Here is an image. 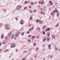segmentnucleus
I'll return each mask as SVG.
<instances>
[{
	"label": "nucleus",
	"instance_id": "obj_1",
	"mask_svg": "<svg viewBox=\"0 0 60 60\" xmlns=\"http://www.w3.org/2000/svg\"><path fill=\"white\" fill-rule=\"evenodd\" d=\"M5 27L6 30H8L9 29V28H8V24H7L5 26Z\"/></svg>",
	"mask_w": 60,
	"mask_h": 60
},
{
	"label": "nucleus",
	"instance_id": "obj_2",
	"mask_svg": "<svg viewBox=\"0 0 60 60\" xmlns=\"http://www.w3.org/2000/svg\"><path fill=\"white\" fill-rule=\"evenodd\" d=\"M21 8V7L20 6H18L17 7L16 9L17 10H20Z\"/></svg>",
	"mask_w": 60,
	"mask_h": 60
},
{
	"label": "nucleus",
	"instance_id": "obj_3",
	"mask_svg": "<svg viewBox=\"0 0 60 60\" xmlns=\"http://www.w3.org/2000/svg\"><path fill=\"white\" fill-rule=\"evenodd\" d=\"M16 46L14 44H12L11 45V48H14Z\"/></svg>",
	"mask_w": 60,
	"mask_h": 60
},
{
	"label": "nucleus",
	"instance_id": "obj_4",
	"mask_svg": "<svg viewBox=\"0 0 60 60\" xmlns=\"http://www.w3.org/2000/svg\"><path fill=\"white\" fill-rule=\"evenodd\" d=\"M24 21L22 20H21L20 21V24L21 25H23L24 24Z\"/></svg>",
	"mask_w": 60,
	"mask_h": 60
},
{
	"label": "nucleus",
	"instance_id": "obj_5",
	"mask_svg": "<svg viewBox=\"0 0 60 60\" xmlns=\"http://www.w3.org/2000/svg\"><path fill=\"white\" fill-rule=\"evenodd\" d=\"M49 3L50 4V5H53V3L52 2V1L51 0H50L49 1Z\"/></svg>",
	"mask_w": 60,
	"mask_h": 60
},
{
	"label": "nucleus",
	"instance_id": "obj_6",
	"mask_svg": "<svg viewBox=\"0 0 60 60\" xmlns=\"http://www.w3.org/2000/svg\"><path fill=\"white\" fill-rule=\"evenodd\" d=\"M39 22H40L39 24H42V23L43 22V21H41L40 20H39Z\"/></svg>",
	"mask_w": 60,
	"mask_h": 60
},
{
	"label": "nucleus",
	"instance_id": "obj_7",
	"mask_svg": "<svg viewBox=\"0 0 60 60\" xmlns=\"http://www.w3.org/2000/svg\"><path fill=\"white\" fill-rule=\"evenodd\" d=\"M11 32H10V33H9L8 34V35L9 36H11Z\"/></svg>",
	"mask_w": 60,
	"mask_h": 60
},
{
	"label": "nucleus",
	"instance_id": "obj_8",
	"mask_svg": "<svg viewBox=\"0 0 60 60\" xmlns=\"http://www.w3.org/2000/svg\"><path fill=\"white\" fill-rule=\"evenodd\" d=\"M50 30V28H47L46 29V30L48 31H49Z\"/></svg>",
	"mask_w": 60,
	"mask_h": 60
},
{
	"label": "nucleus",
	"instance_id": "obj_9",
	"mask_svg": "<svg viewBox=\"0 0 60 60\" xmlns=\"http://www.w3.org/2000/svg\"><path fill=\"white\" fill-rule=\"evenodd\" d=\"M46 40V38H44L43 39V41H45Z\"/></svg>",
	"mask_w": 60,
	"mask_h": 60
},
{
	"label": "nucleus",
	"instance_id": "obj_10",
	"mask_svg": "<svg viewBox=\"0 0 60 60\" xmlns=\"http://www.w3.org/2000/svg\"><path fill=\"white\" fill-rule=\"evenodd\" d=\"M35 36H32V39H34V38H35Z\"/></svg>",
	"mask_w": 60,
	"mask_h": 60
},
{
	"label": "nucleus",
	"instance_id": "obj_11",
	"mask_svg": "<svg viewBox=\"0 0 60 60\" xmlns=\"http://www.w3.org/2000/svg\"><path fill=\"white\" fill-rule=\"evenodd\" d=\"M16 34H18H18H19V31H17L16 32Z\"/></svg>",
	"mask_w": 60,
	"mask_h": 60
},
{
	"label": "nucleus",
	"instance_id": "obj_12",
	"mask_svg": "<svg viewBox=\"0 0 60 60\" xmlns=\"http://www.w3.org/2000/svg\"><path fill=\"white\" fill-rule=\"evenodd\" d=\"M47 36H49V35H50V34L49 33H47Z\"/></svg>",
	"mask_w": 60,
	"mask_h": 60
},
{
	"label": "nucleus",
	"instance_id": "obj_13",
	"mask_svg": "<svg viewBox=\"0 0 60 60\" xmlns=\"http://www.w3.org/2000/svg\"><path fill=\"white\" fill-rule=\"evenodd\" d=\"M29 31H32V29L31 28H30L29 29Z\"/></svg>",
	"mask_w": 60,
	"mask_h": 60
},
{
	"label": "nucleus",
	"instance_id": "obj_14",
	"mask_svg": "<svg viewBox=\"0 0 60 60\" xmlns=\"http://www.w3.org/2000/svg\"><path fill=\"white\" fill-rule=\"evenodd\" d=\"M29 12H30V13H33V11H31V10H29Z\"/></svg>",
	"mask_w": 60,
	"mask_h": 60
},
{
	"label": "nucleus",
	"instance_id": "obj_15",
	"mask_svg": "<svg viewBox=\"0 0 60 60\" xmlns=\"http://www.w3.org/2000/svg\"><path fill=\"white\" fill-rule=\"evenodd\" d=\"M44 1L43 0H42V1L41 2V4H43L44 2H43Z\"/></svg>",
	"mask_w": 60,
	"mask_h": 60
},
{
	"label": "nucleus",
	"instance_id": "obj_16",
	"mask_svg": "<svg viewBox=\"0 0 60 60\" xmlns=\"http://www.w3.org/2000/svg\"><path fill=\"white\" fill-rule=\"evenodd\" d=\"M45 27H46V26H44L42 28V29H44V28Z\"/></svg>",
	"mask_w": 60,
	"mask_h": 60
},
{
	"label": "nucleus",
	"instance_id": "obj_17",
	"mask_svg": "<svg viewBox=\"0 0 60 60\" xmlns=\"http://www.w3.org/2000/svg\"><path fill=\"white\" fill-rule=\"evenodd\" d=\"M34 4V3L33 2H32L31 4V5H33Z\"/></svg>",
	"mask_w": 60,
	"mask_h": 60
},
{
	"label": "nucleus",
	"instance_id": "obj_18",
	"mask_svg": "<svg viewBox=\"0 0 60 60\" xmlns=\"http://www.w3.org/2000/svg\"><path fill=\"white\" fill-rule=\"evenodd\" d=\"M39 49V48H38V47H37L36 48V51H38V50Z\"/></svg>",
	"mask_w": 60,
	"mask_h": 60
},
{
	"label": "nucleus",
	"instance_id": "obj_19",
	"mask_svg": "<svg viewBox=\"0 0 60 60\" xmlns=\"http://www.w3.org/2000/svg\"><path fill=\"white\" fill-rule=\"evenodd\" d=\"M1 38L2 39H3V38H4V35H2L1 36Z\"/></svg>",
	"mask_w": 60,
	"mask_h": 60
},
{
	"label": "nucleus",
	"instance_id": "obj_20",
	"mask_svg": "<svg viewBox=\"0 0 60 60\" xmlns=\"http://www.w3.org/2000/svg\"><path fill=\"white\" fill-rule=\"evenodd\" d=\"M28 42H30L31 41V40H30V39H28Z\"/></svg>",
	"mask_w": 60,
	"mask_h": 60
},
{
	"label": "nucleus",
	"instance_id": "obj_21",
	"mask_svg": "<svg viewBox=\"0 0 60 60\" xmlns=\"http://www.w3.org/2000/svg\"><path fill=\"white\" fill-rule=\"evenodd\" d=\"M52 37H53V38L54 39H55V36H54V35H52Z\"/></svg>",
	"mask_w": 60,
	"mask_h": 60
},
{
	"label": "nucleus",
	"instance_id": "obj_22",
	"mask_svg": "<svg viewBox=\"0 0 60 60\" xmlns=\"http://www.w3.org/2000/svg\"><path fill=\"white\" fill-rule=\"evenodd\" d=\"M43 11H42L40 13V14H43Z\"/></svg>",
	"mask_w": 60,
	"mask_h": 60
},
{
	"label": "nucleus",
	"instance_id": "obj_23",
	"mask_svg": "<svg viewBox=\"0 0 60 60\" xmlns=\"http://www.w3.org/2000/svg\"><path fill=\"white\" fill-rule=\"evenodd\" d=\"M9 51V50L8 49H7L5 50V52H7V51Z\"/></svg>",
	"mask_w": 60,
	"mask_h": 60
},
{
	"label": "nucleus",
	"instance_id": "obj_24",
	"mask_svg": "<svg viewBox=\"0 0 60 60\" xmlns=\"http://www.w3.org/2000/svg\"><path fill=\"white\" fill-rule=\"evenodd\" d=\"M48 47H51V45L49 44L48 45Z\"/></svg>",
	"mask_w": 60,
	"mask_h": 60
},
{
	"label": "nucleus",
	"instance_id": "obj_25",
	"mask_svg": "<svg viewBox=\"0 0 60 60\" xmlns=\"http://www.w3.org/2000/svg\"><path fill=\"white\" fill-rule=\"evenodd\" d=\"M30 20H32V17H30Z\"/></svg>",
	"mask_w": 60,
	"mask_h": 60
},
{
	"label": "nucleus",
	"instance_id": "obj_26",
	"mask_svg": "<svg viewBox=\"0 0 60 60\" xmlns=\"http://www.w3.org/2000/svg\"><path fill=\"white\" fill-rule=\"evenodd\" d=\"M27 9V7H25L24 8V10H26V9Z\"/></svg>",
	"mask_w": 60,
	"mask_h": 60
},
{
	"label": "nucleus",
	"instance_id": "obj_27",
	"mask_svg": "<svg viewBox=\"0 0 60 60\" xmlns=\"http://www.w3.org/2000/svg\"><path fill=\"white\" fill-rule=\"evenodd\" d=\"M30 2V0H29L28 2H27V4H29Z\"/></svg>",
	"mask_w": 60,
	"mask_h": 60
},
{
	"label": "nucleus",
	"instance_id": "obj_28",
	"mask_svg": "<svg viewBox=\"0 0 60 60\" xmlns=\"http://www.w3.org/2000/svg\"><path fill=\"white\" fill-rule=\"evenodd\" d=\"M39 22V20H37L36 21V22Z\"/></svg>",
	"mask_w": 60,
	"mask_h": 60
},
{
	"label": "nucleus",
	"instance_id": "obj_29",
	"mask_svg": "<svg viewBox=\"0 0 60 60\" xmlns=\"http://www.w3.org/2000/svg\"><path fill=\"white\" fill-rule=\"evenodd\" d=\"M15 19L16 21H18V18L17 17H16L15 18Z\"/></svg>",
	"mask_w": 60,
	"mask_h": 60
},
{
	"label": "nucleus",
	"instance_id": "obj_30",
	"mask_svg": "<svg viewBox=\"0 0 60 60\" xmlns=\"http://www.w3.org/2000/svg\"><path fill=\"white\" fill-rule=\"evenodd\" d=\"M24 32H22L21 33V35L22 36L23 35H24Z\"/></svg>",
	"mask_w": 60,
	"mask_h": 60
},
{
	"label": "nucleus",
	"instance_id": "obj_31",
	"mask_svg": "<svg viewBox=\"0 0 60 60\" xmlns=\"http://www.w3.org/2000/svg\"><path fill=\"white\" fill-rule=\"evenodd\" d=\"M59 13L58 12V13L57 14V15L58 16H59Z\"/></svg>",
	"mask_w": 60,
	"mask_h": 60
},
{
	"label": "nucleus",
	"instance_id": "obj_32",
	"mask_svg": "<svg viewBox=\"0 0 60 60\" xmlns=\"http://www.w3.org/2000/svg\"><path fill=\"white\" fill-rule=\"evenodd\" d=\"M11 38L12 39H13V38H14V36H13V35H12Z\"/></svg>",
	"mask_w": 60,
	"mask_h": 60
},
{
	"label": "nucleus",
	"instance_id": "obj_33",
	"mask_svg": "<svg viewBox=\"0 0 60 60\" xmlns=\"http://www.w3.org/2000/svg\"><path fill=\"white\" fill-rule=\"evenodd\" d=\"M33 11L34 12H36V10H34Z\"/></svg>",
	"mask_w": 60,
	"mask_h": 60
},
{
	"label": "nucleus",
	"instance_id": "obj_34",
	"mask_svg": "<svg viewBox=\"0 0 60 60\" xmlns=\"http://www.w3.org/2000/svg\"><path fill=\"white\" fill-rule=\"evenodd\" d=\"M43 34H45V31H43Z\"/></svg>",
	"mask_w": 60,
	"mask_h": 60
},
{
	"label": "nucleus",
	"instance_id": "obj_35",
	"mask_svg": "<svg viewBox=\"0 0 60 60\" xmlns=\"http://www.w3.org/2000/svg\"><path fill=\"white\" fill-rule=\"evenodd\" d=\"M58 25H59V24H58V23H57V25L56 26V27H57V26H58Z\"/></svg>",
	"mask_w": 60,
	"mask_h": 60
},
{
	"label": "nucleus",
	"instance_id": "obj_36",
	"mask_svg": "<svg viewBox=\"0 0 60 60\" xmlns=\"http://www.w3.org/2000/svg\"><path fill=\"white\" fill-rule=\"evenodd\" d=\"M51 15H53V16H54V15L53 13H52Z\"/></svg>",
	"mask_w": 60,
	"mask_h": 60
},
{
	"label": "nucleus",
	"instance_id": "obj_37",
	"mask_svg": "<svg viewBox=\"0 0 60 60\" xmlns=\"http://www.w3.org/2000/svg\"><path fill=\"white\" fill-rule=\"evenodd\" d=\"M25 60V58H23L22 60Z\"/></svg>",
	"mask_w": 60,
	"mask_h": 60
},
{
	"label": "nucleus",
	"instance_id": "obj_38",
	"mask_svg": "<svg viewBox=\"0 0 60 60\" xmlns=\"http://www.w3.org/2000/svg\"><path fill=\"white\" fill-rule=\"evenodd\" d=\"M37 29L38 30H40V28H38Z\"/></svg>",
	"mask_w": 60,
	"mask_h": 60
},
{
	"label": "nucleus",
	"instance_id": "obj_39",
	"mask_svg": "<svg viewBox=\"0 0 60 60\" xmlns=\"http://www.w3.org/2000/svg\"><path fill=\"white\" fill-rule=\"evenodd\" d=\"M25 3L26 4H27V2H26V1H25Z\"/></svg>",
	"mask_w": 60,
	"mask_h": 60
},
{
	"label": "nucleus",
	"instance_id": "obj_40",
	"mask_svg": "<svg viewBox=\"0 0 60 60\" xmlns=\"http://www.w3.org/2000/svg\"><path fill=\"white\" fill-rule=\"evenodd\" d=\"M47 41H49V38H47Z\"/></svg>",
	"mask_w": 60,
	"mask_h": 60
},
{
	"label": "nucleus",
	"instance_id": "obj_41",
	"mask_svg": "<svg viewBox=\"0 0 60 60\" xmlns=\"http://www.w3.org/2000/svg\"><path fill=\"white\" fill-rule=\"evenodd\" d=\"M18 34H15V36H18Z\"/></svg>",
	"mask_w": 60,
	"mask_h": 60
},
{
	"label": "nucleus",
	"instance_id": "obj_42",
	"mask_svg": "<svg viewBox=\"0 0 60 60\" xmlns=\"http://www.w3.org/2000/svg\"><path fill=\"white\" fill-rule=\"evenodd\" d=\"M39 35H38L37 37V38H39Z\"/></svg>",
	"mask_w": 60,
	"mask_h": 60
},
{
	"label": "nucleus",
	"instance_id": "obj_43",
	"mask_svg": "<svg viewBox=\"0 0 60 60\" xmlns=\"http://www.w3.org/2000/svg\"><path fill=\"white\" fill-rule=\"evenodd\" d=\"M2 44H5V43H4V42H2Z\"/></svg>",
	"mask_w": 60,
	"mask_h": 60
},
{
	"label": "nucleus",
	"instance_id": "obj_44",
	"mask_svg": "<svg viewBox=\"0 0 60 60\" xmlns=\"http://www.w3.org/2000/svg\"><path fill=\"white\" fill-rule=\"evenodd\" d=\"M29 33H30V32L28 31V32H27V34H29Z\"/></svg>",
	"mask_w": 60,
	"mask_h": 60
},
{
	"label": "nucleus",
	"instance_id": "obj_45",
	"mask_svg": "<svg viewBox=\"0 0 60 60\" xmlns=\"http://www.w3.org/2000/svg\"><path fill=\"white\" fill-rule=\"evenodd\" d=\"M55 12H56V8H55V9L54 11Z\"/></svg>",
	"mask_w": 60,
	"mask_h": 60
},
{
	"label": "nucleus",
	"instance_id": "obj_46",
	"mask_svg": "<svg viewBox=\"0 0 60 60\" xmlns=\"http://www.w3.org/2000/svg\"><path fill=\"white\" fill-rule=\"evenodd\" d=\"M2 50H3V49H0V51H2Z\"/></svg>",
	"mask_w": 60,
	"mask_h": 60
},
{
	"label": "nucleus",
	"instance_id": "obj_47",
	"mask_svg": "<svg viewBox=\"0 0 60 60\" xmlns=\"http://www.w3.org/2000/svg\"><path fill=\"white\" fill-rule=\"evenodd\" d=\"M48 49H51V48L50 47H48Z\"/></svg>",
	"mask_w": 60,
	"mask_h": 60
},
{
	"label": "nucleus",
	"instance_id": "obj_48",
	"mask_svg": "<svg viewBox=\"0 0 60 60\" xmlns=\"http://www.w3.org/2000/svg\"><path fill=\"white\" fill-rule=\"evenodd\" d=\"M23 52H24V53H26V51H25Z\"/></svg>",
	"mask_w": 60,
	"mask_h": 60
},
{
	"label": "nucleus",
	"instance_id": "obj_49",
	"mask_svg": "<svg viewBox=\"0 0 60 60\" xmlns=\"http://www.w3.org/2000/svg\"><path fill=\"white\" fill-rule=\"evenodd\" d=\"M28 37H31V35H29L28 36Z\"/></svg>",
	"mask_w": 60,
	"mask_h": 60
},
{
	"label": "nucleus",
	"instance_id": "obj_50",
	"mask_svg": "<svg viewBox=\"0 0 60 60\" xmlns=\"http://www.w3.org/2000/svg\"><path fill=\"white\" fill-rule=\"evenodd\" d=\"M31 50H32V48H30L29 49V51H30Z\"/></svg>",
	"mask_w": 60,
	"mask_h": 60
},
{
	"label": "nucleus",
	"instance_id": "obj_51",
	"mask_svg": "<svg viewBox=\"0 0 60 60\" xmlns=\"http://www.w3.org/2000/svg\"><path fill=\"white\" fill-rule=\"evenodd\" d=\"M34 27H32V30H33L34 29Z\"/></svg>",
	"mask_w": 60,
	"mask_h": 60
},
{
	"label": "nucleus",
	"instance_id": "obj_52",
	"mask_svg": "<svg viewBox=\"0 0 60 60\" xmlns=\"http://www.w3.org/2000/svg\"><path fill=\"white\" fill-rule=\"evenodd\" d=\"M35 45H36V43H34V46H35Z\"/></svg>",
	"mask_w": 60,
	"mask_h": 60
},
{
	"label": "nucleus",
	"instance_id": "obj_53",
	"mask_svg": "<svg viewBox=\"0 0 60 60\" xmlns=\"http://www.w3.org/2000/svg\"><path fill=\"white\" fill-rule=\"evenodd\" d=\"M28 26H29L30 27V26H31V25L29 24V25H28Z\"/></svg>",
	"mask_w": 60,
	"mask_h": 60
},
{
	"label": "nucleus",
	"instance_id": "obj_54",
	"mask_svg": "<svg viewBox=\"0 0 60 60\" xmlns=\"http://www.w3.org/2000/svg\"><path fill=\"white\" fill-rule=\"evenodd\" d=\"M55 51H56L57 50V49L56 48L55 49Z\"/></svg>",
	"mask_w": 60,
	"mask_h": 60
},
{
	"label": "nucleus",
	"instance_id": "obj_55",
	"mask_svg": "<svg viewBox=\"0 0 60 60\" xmlns=\"http://www.w3.org/2000/svg\"><path fill=\"white\" fill-rule=\"evenodd\" d=\"M18 51V49H16V52H17Z\"/></svg>",
	"mask_w": 60,
	"mask_h": 60
},
{
	"label": "nucleus",
	"instance_id": "obj_56",
	"mask_svg": "<svg viewBox=\"0 0 60 60\" xmlns=\"http://www.w3.org/2000/svg\"><path fill=\"white\" fill-rule=\"evenodd\" d=\"M40 5H38V8H40Z\"/></svg>",
	"mask_w": 60,
	"mask_h": 60
},
{
	"label": "nucleus",
	"instance_id": "obj_57",
	"mask_svg": "<svg viewBox=\"0 0 60 60\" xmlns=\"http://www.w3.org/2000/svg\"><path fill=\"white\" fill-rule=\"evenodd\" d=\"M53 13H55V12H56L54 11H53Z\"/></svg>",
	"mask_w": 60,
	"mask_h": 60
},
{
	"label": "nucleus",
	"instance_id": "obj_58",
	"mask_svg": "<svg viewBox=\"0 0 60 60\" xmlns=\"http://www.w3.org/2000/svg\"><path fill=\"white\" fill-rule=\"evenodd\" d=\"M58 10H57L56 11V12H58Z\"/></svg>",
	"mask_w": 60,
	"mask_h": 60
},
{
	"label": "nucleus",
	"instance_id": "obj_59",
	"mask_svg": "<svg viewBox=\"0 0 60 60\" xmlns=\"http://www.w3.org/2000/svg\"><path fill=\"white\" fill-rule=\"evenodd\" d=\"M29 7L30 8H31L32 7V6H29Z\"/></svg>",
	"mask_w": 60,
	"mask_h": 60
},
{
	"label": "nucleus",
	"instance_id": "obj_60",
	"mask_svg": "<svg viewBox=\"0 0 60 60\" xmlns=\"http://www.w3.org/2000/svg\"><path fill=\"white\" fill-rule=\"evenodd\" d=\"M59 51H60V49H59L58 50Z\"/></svg>",
	"mask_w": 60,
	"mask_h": 60
},
{
	"label": "nucleus",
	"instance_id": "obj_61",
	"mask_svg": "<svg viewBox=\"0 0 60 60\" xmlns=\"http://www.w3.org/2000/svg\"><path fill=\"white\" fill-rule=\"evenodd\" d=\"M49 11H51V10L50 9V8H49Z\"/></svg>",
	"mask_w": 60,
	"mask_h": 60
},
{
	"label": "nucleus",
	"instance_id": "obj_62",
	"mask_svg": "<svg viewBox=\"0 0 60 60\" xmlns=\"http://www.w3.org/2000/svg\"><path fill=\"white\" fill-rule=\"evenodd\" d=\"M33 60V58H31L30 59V60Z\"/></svg>",
	"mask_w": 60,
	"mask_h": 60
},
{
	"label": "nucleus",
	"instance_id": "obj_63",
	"mask_svg": "<svg viewBox=\"0 0 60 60\" xmlns=\"http://www.w3.org/2000/svg\"><path fill=\"white\" fill-rule=\"evenodd\" d=\"M57 4V3H55V4L56 5V4Z\"/></svg>",
	"mask_w": 60,
	"mask_h": 60
},
{
	"label": "nucleus",
	"instance_id": "obj_64",
	"mask_svg": "<svg viewBox=\"0 0 60 60\" xmlns=\"http://www.w3.org/2000/svg\"><path fill=\"white\" fill-rule=\"evenodd\" d=\"M7 37H5V39H6Z\"/></svg>",
	"mask_w": 60,
	"mask_h": 60
}]
</instances>
